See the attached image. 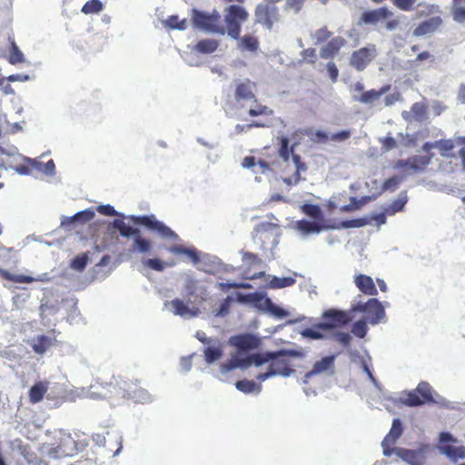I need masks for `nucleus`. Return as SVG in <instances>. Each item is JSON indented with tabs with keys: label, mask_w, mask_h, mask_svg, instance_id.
Here are the masks:
<instances>
[{
	"label": "nucleus",
	"mask_w": 465,
	"mask_h": 465,
	"mask_svg": "<svg viewBox=\"0 0 465 465\" xmlns=\"http://www.w3.org/2000/svg\"><path fill=\"white\" fill-rule=\"evenodd\" d=\"M92 393L101 400L131 399L134 402L146 403L151 401V395L137 381L113 377L105 384L92 387Z\"/></svg>",
	"instance_id": "1"
},
{
	"label": "nucleus",
	"mask_w": 465,
	"mask_h": 465,
	"mask_svg": "<svg viewBox=\"0 0 465 465\" xmlns=\"http://www.w3.org/2000/svg\"><path fill=\"white\" fill-rule=\"evenodd\" d=\"M113 222L103 221L108 230L113 232H140L134 226H143L145 229L153 232H174L163 223L157 220L153 214L151 215H125L122 213L115 215Z\"/></svg>",
	"instance_id": "2"
},
{
	"label": "nucleus",
	"mask_w": 465,
	"mask_h": 465,
	"mask_svg": "<svg viewBox=\"0 0 465 465\" xmlns=\"http://www.w3.org/2000/svg\"><path fill=\"white\" fill-rule=\"evenodd\" d=\"M272 353L274 357L273 359L270 360V365L267 371L260 373L256 377L259 381H264L275 375H280L282 377L291 376L295 371L292 368L289 358L302 356V352L296 350L283 349L272 351Z\"/></svg>",
	"instance_id": "3"
},
{
	"label": "nucleus",
	"mask_w": 465,
	"mask_h": 465,
	"mask_svg": "<svg viewBox=\"0 0 465 465\" xmlns=\"http://www.w3.org/2000/svg\"><path fill=\"white\" fill-rule=\"evenodd\" d=\"M192 20L196 28L205 33L221 35H224L226 33V28L222 22V16L215 9L212 13L193 9Z\"/></svg>",
	"instance_id": "4"
},
{
	"label": "nucleus",
	"mask_w": 465,
	"mask_h": 465,
	"mask_svg": "<svg viewBox=\"0 0 465 465\" xmlns=\"http://www.w3.org/2000/svg\"><path fill=\"white\" fill-rule=\"evenodd\" d=\"M434 391L427 381H420L415 390L408 391L401 398V402L408 407H418L434 403Z\"/></svg>",
	"instance_id": "5"
},
{
	"label": "nucleus",
	"mask_w": 465,
	"mask_h": 465,
	"mask_svg": "<svg viewBox=\"0 0 465 465\" xmlns=\"http://www.w3.org/2000/svg\"><path fill=\"white\" fill-rule=\"evenodd\" d=\"M225 12L226 32L232 39H239L241 24L247 20L248 13L243 7L236 5H230L225 9Z\"/></svg>",
	"instance_id": "6"
},
{
	"label": "nucleus",
	"mask_w": 465,
	"mask_h": 465,
	"mask_svg": "<svg viewBox=\"0 0 465 465\" xmlns=\"http://www.w3.org/2000/svg\"><path fill=\"white\" fill-rule=\"evenodd\" d=\"M351 311L364 313L366 320L371 324H377L385 316L381 302L375 298H371L366 302H358L352 306Z\"/></svg>",
	"instance_id": "7"
},
{
	"label": "nucleus",
	"mask_w": 465,
	"mask_h": 465,
	"mask_svg": "<svg viewBox=\"0 0 465 465\" xmlns=\"http://www.w3.org/2000/svg\"><path fill=\"white\" fill-rule=\"evenodd\" d=\"M229 344L234 347L239 353H242L259 348L261 340L252 333H241L230 337Z\"/></svg>",
	"instance_id": "8"
},
{
	"label": "nucleus",
	"mask_w": 465,
	"mask_h": 465,
	"mask_svg": "<svg viewBox=\"0 0 465 465\" xmlns=\"http://www.w3.org/2000/svg\"><path fill=\"white\" fill-rule=\"evenodd\" d=\"M95 215L94 208H87L84 211L77 212L72 216H62L61 228L72 231L77 229L79 226L90 222Z\"/></svg>",
	"instance_id": "9"
},
{
	"label": "nucleus",
	"mask_w": 465,
	"mask_h": 465,
	"mask_svg": "<svg viewBox=\"0 0 465 465\" xmlns=\"http://www.w3.org/2000/svg\"><path fill=\"white\" fill-rule=\"evenodd\" d=\"M322 318L324 322H320L319 327L322 328L323 331H329L345 325L351 321L347 312L338 310H328L324 312Z\"/></svg>",
	"instance_id": "10"
},
{
	"label": "nucleus",
	"mask_w": 465,
	"mask_h": 465,
	"mask_svg": "<svg viewBox=\"0 0 465 465\" xmlns=\"http://www.w3.org/2000/svg\"><path fill=\"white\" fill-rule=\"evenodd\" d=\"M376 55L377 51L375 45L362 47L352 53L351 56V65L358 71H362Z\"/></svg>",
	"instance_id": "11"
},
{
	"label": "nucleus",
	"mask_w": 465,
	"mask_h": 465,
	"mask_svg": "<svg viewBox=\"0 0 465 465\" xmlns=\"http://www.w3.org/2000/svg\"><path fill=\"white\" fill-rule=\"evenodd\" d=\"M403 431L401 422L399 419H394L389 433L385 436L381 442L383 455L390 457L393 454L392 446L396 440L401 436Z\"/></svg>",
	"instance_id": "12"
},
{
	"label": "nucleus",
	"mask_w": 465,
	"mask_h": 465,
	"mask_svg": "<svg viewBox=\"0 0 465 465\" xmlns=\"http://www.w3.org/2000/svg\"><path fill=\"white\" fill-rule=\"evenodd\" d=\"M235 93L234 96L238 103L253 101L257 104V99L254 94L255 84L249 79L243 81H235Z\"/></svg>",
	"instance_id": "13"
},
{
	"label": "nucleus",
	"mask_w": 465,
	"mask_h": 465,
	"mask_svg": "<svg viewBox=\"0 0 465 465\" xmlns=\"http://www.w3.org/2000/svg\"><path fill=\"white\" fill-rule=\"evenodd\" d=\"M393 15V13L386 6L374 10H368L361 14L359 19V25H375L378 22L387 20Z\"/></svg>",
	"instance_id": "14"
},
{
	"label": "nucleus",
	"mask_w": 465,
	"mask_h": 465,
	"mask_svg": "<svg viewBox=\"0 0 465 465\" xmlns=\"http://www.w3.org/2000/svg\"><path fill=\"white\" fill-rule=\"evenodd\" d=\"M391 84H385L379 90L371 89L362 92L359 96L354 95L353 99L363 104L374 105L381 97L391 90Z\"/></svg>",
	"instance_id": "15"
},
{
	"label": "nucleus",
	"mask_w": 465,
	"mask_h": 465,
	"mask_svg": "<svg viewBox=\"0 0 465 465\" xmlns=\"http://www.w3.org/2000/svg\"><path fill=\"white\" fill-rule=\"evenodd\" d=\"M393 453L411 465H422L424 463L425 458L420 450L394 448Z\"/></svg>",
	"instance_id": "16"
},
{
	"label": "nucleus",
	"mask_w": 465,
	"mask_h": 465,
	"mask_svg": "<svg viewBox=\"0 0 465 465\" xmlns=\"http://www.w3.org/2000/svg\"><path fill=\"white\" fill-rule=\"evenodd\" d=\"M401 117L408 123H421L427 119L426 106L422 103H415L410 111H403L401 113Z\"/></svg>",
	"instance_id": "17"
},
{
	"label": "nucleus",
	"mask_w": 465,
	"mask_h": 465,
	"mask_svg": "<svg viewBox=\"0 0 465 465\" xmlns=\"http://www.w3.org/2000/svg\"><path fill=\"white\" fill-rule=\"evenodd\" d=\"M167 250L173 254L186 256L193 264H197L200 262L199 252L192 245L173 244L169 246Z\"/></svg>",
	"instance_id": "18"
},
{
	"label": "nucleus",
	"mask_w": 465,
	"mask_h": 465,
	"mask_svg": "<svg viewBox=\"0 0 465 465\" xmlns=\"http://www.w3.org/2000/svg\"><path fill=\"white\" fill-rule=\"evenodd\" d=\"M442 24L440 16L430 17L420 23L413 31L415 36H424L434 33Z\"/></svg>",
	"instance_id": "19"
},
{
	"label": "nucleus",
	"mask_w": 465,
	"mask_h": 465,
	"mask_svg": "<svg viewBox=\"0 0 465 465\" xmlns=\"http://www.w3.org/2000/svg\"><path fill=\"white\" fill-rule=\"evenodd\" d=\"M356 287L365 295L374 296L378 294L375 283L371 276L366 274H358L354 277Z\"/></svg>",
	"instance_id": "20"
},
{
	"label": "nucleus",
	"mask_w": 465,
	"mask_h": 465,
	"mask_svg": "<svg viewBox=\"0 0 465 465\" xmlns=\"http://www.w3.org/2000/svg\"><path fill=\"white\" fill-rule=\"evenodd\" d=\"M344 45L345 40L342 37H334L321 49L320 55L323 59H331Z\"/></svg>",
	"instance_id": "21"
},
{
	"label": "nucleus",
	"mask_w": 465,
	"mask_h": 465,
	"mask_svg": "<svg viewBox=\"0 0 465 465\" xmlns=\"http://www.w3.org/2000/svg\"><path fill=\"white\" fill-rule=\"evenodd\" d=\"M49 382L47 381H41L35 382L28 392L29 401L33 404L40 402L48 391Z\"/></svg>",
	"instance_id": "22"
},
{
	"label": "nucleus",
	"mask_w": 465,
	"mask_h": 465,
	"mask_svg": "<svg viewBox=\"0 0 465 465\" xmlns=\"http://www.w3.org/2000/svg\"><path fill=\"white\" fill-rule=\"evenodd\" d=\"M23 160L29 163L33 168L44 173L48 176L54 175L55 173V164L53 160H49L47 163H44L42 162L37 161L36 159L29 158L26 156L23 157Z\"/></svg>",
	"instance_id": "23"
},
{
	"label": "nucleus",
	"mask_w": 465,
	"mask_h": 465,
	"mask_svg": "<svg viewBox=\"0 0 465 465\" xmlns=\"http://www.w3.org/2000/svg\"><path fill=\"white\" fill-rule=\"evenodd\" d=\"M441 452L445 454L452 461L465 458V447L454 446L450 444H443L440 447Z\"/></svg>",
	"instance_id": "24"
},
{
	"label": "nucleus",
	"mask_w": 465,
	"mask_h": 465,
	"mask_svg": "<svg viewBox=\"0 0 465 465\" xmlns=\"http://www.w3.org/2000/svg\"><path fill=\"white\" fill-rule=\"evenodd\" d=\"M54 344V339L46 335H39L34 339L32 348L37 354H44Z\"/></svg>",
	"instance_id": "25"
},
{
	"label": "nucleus",
	"mask_w": 465,
	"mask_h": 465,
	"mask_svg": "<svg viewBox=\"0 0 465 465\" xmlns=\"http://www.w3.org/2000/svg\"><path fill=\"white\" fill-rule=\"evenodd\" d=\"M408 197L405 192H401L398 198L392 201L391 203L387 204L385 208V213L388 215H393L398 212L403 210L405 204L407 203Z\"/></svg>",
	"instance_id": "26"
},
{
	"label": "nucleus",
	"mask_w": 465,
	"mask_h": 465,
	"mask_svg": "<svg viewBox=\"0 0 465 465\" xmlns=\"http://www.w3.org/2000/svg\"><path fill=\"white\" fill-rule=\"evenodd\" d=\"M170 304L173 308V312L175 315L182 317L195 316L196 312H193L182 300L174 299L170 302H166L165 306Z\"/></svg>",
	"instance_id": "27"
},
{
	"label": "nucleus",
	"mask_w": 465,
	"mask_h": 465,
	"mask_svg": "<svg viewBox=\"0 0 465 465\" xmlns=\"http://www.w3.org/2000/svg\"><path fill=\"white\" fill-rule=\"evenodd\" d=\"M334 356H327L316 361L312 370L306 374L307 377L328 371L333 366Z\"/></svg>",
	"instance_id": "28"
},
{
	"label": "nucleus",
	"mask_w": 465,
	"mask_h": 465,
	"mask_svg": "<svg viewBox=\"0 0 465 465\" xmlns=\"http://www.w3.org/2000/svg\"><path fill=\"white\" fill-rule=\"evenodd\" d=\"M218 45L219 43L215 39H203L196 44L193 50L201 54H212L217 49Z\"/></svg>",
	"instance_id": "29"
},
{
	"label": "nucleus",
	"mask_w": 465,
	"mask_h": 465,
	"mask_svg": "<svg viewBox=\"0 0 465 465\" xmlns=\"http://www.w3.org/2000/svg\"><path fill=\"white\" fill-rule=\"evenodd\" d=\"M430 163V158L424 155H415L410 158V169L413 172H422Z\"/></svg>",
	"instance_id": "30"
},
{
	"label": "nucleus",
	"mask_w": 465,
	"mask_h": 465,
	"mask_svg": "<svg viewBox=\"0 0 465 465\" xmlns=\"http://www.w3.org/2000/svg\"><path fill=\"white\" fill-rule=\"evenodd\" d=\"M235 387L237 388V390L243 393H251L253 391L260 392L262 390L261 385L246 379L238 381L235 383Z\"/></svg>",
	"instance_id": "31"
},
{
	"label": "nucleus",
	"mask_w": 465,
	"mask_h": 465,
	"mask_svg": "<svg viewBox=\"0 0 465 465\" xmlns=\"http://www.w3.org/2000/svg\"><path fill=\"white\" fill-rule=\"evenodd\" d=\"M204 359L207 363H213L223 356V349L221 345L209 346L204 349Z\"/></svg>",
	"instance_id": "32"
},
{
	"label": "nucleus",
	"mask_w": 465,
	"mask_h": 465,
	"mask_svg": "<svg viewBox=\"0 0 465 465\" xmlns=\"http://www.w3.org/2000/svg\"><path fill=\"white\" fill-rule=\"evenodd\" d=\"M10 39L11 48L8 61L11 64H16L18 63H23L25 61V55L23 52L19 49L14 39Z\"/></svg>",
	"instance_id": "33"
},
{
	"label": "nucleus",
	"mask_w": 465,
	"mask_h": 465,
	"mask_svg": "<svg viewBox=\"0 0 465 465\" xmlns=\"http://www.w3.org/2000/svg\"><path fill=\"white\" fill-rule=\"evenodd\" d=\"M0 277L17 283H31L35 281V279L31 276L24 274L13 275L2 268H0Z\"/></svg>",
	"instance_id": "34"
},
{
	"label": "nucleus",
	"mask_w": 465,
	"mask_h": 465,
	"mask_svg": "<svg viewBox=\"0 0 465 465\" xmlns=\"http://www.w3.org/2000/svg\"><path fill=\"white\" fill-rule=\"evenodd\" d=\"M255 19L256 22L264 25L267 29H272V25L268 17L267 12L263 6V4H259L255 9Z\"/></svg>",
	"instance_id": "35"
},
{
	"label": "nucleus",
	"mask_w": 465,
	"mask_h": 465,
	"mask_svg": "<svg viewBox=\"0 0 465 465\" xmlns=\"http://www.w3.org/2000/svg\"><path fill=\"white\" fill-rule=\"evenodd\" d=\"M104 9V5L100 0H89L82 7V13L85 15L98 14Z\"/></svg>",
	"instance_id": "36"
},
{
	"label": "nucleus",
	"mask_w": 465,
	"mask_h": 465,
	"mask_svg": "<svg viewBox=\"0 0 465 465\" xmlns=\"http://www.w3.org/2000/svg\"><path fill=\"white\" fill-rule=\"evenodd\" d=\"M88 254L86 252L75 256L70 262V267L77 272H83L88 262Z\"/></svg>",
	"instance_id": "37"
},
{
	"label": "nucleus",
	"mask_w": 465,
	"mask_h": 465,
	"mask_svg": "<svg viewBox=\"0 0 465 465\" xmlns=\"http://www.w3.org/2000/svg\"><path fill=\"white\" fill-rule=\"evenodd\" d=\"M266 309L275 317L282 319L288 315V312L282 308L274 304L270 298L264 299Z\"/></svg>",
	"instance_id": "38"
},
{
	"label": "nucleus",
	"mask_w": 465,
	"mask_h": 465,
	"mask_svg": "<svg viewBox=\"0 0 465 465\" xmlns=\"http://www.w3.org/2000/svg\"><path fill=\"white\" fill-rule=\"evenodd\" d=\"M295 283V279L292 277H273L270 282V286L273 289H282L292 286Z\"/></svg>",
	"instance_id": "39"
},
{
	"label": "nucleus",
	"mask_w": 465,
	"mask_h": 465,
	"mask_svg": "<svg viewBox=\"0 0 465 465\" xmlns=\"http://www.w3.org/2000/svg\"><path fill=\"white\" fill-rule=\"evenodd\" d=\"M272 351H266L263 353H254L250 355L251 364L255 366H261L264 363L270 362L271 359H273Z\"/></svg>",
	"instance_id": "40"
},
{
	"label": "nucleus",
	"mask_w": 465,
	"mask_h": 465,
	"mask_svg": "<svg viewBox=\"0 0 465 465\" xmlns=\"http://www.w3.org/2000/svg\"><path fill=\"white\" fill-rule=\"evenodd\" d=\"M322 331H323V330H322V328L319 327V323H318V324L314 325L313 327L306 328V329L302 330L301 334L305 338H309L312 340H320L324 337Z\"/></svg>",
	"instance_id": "41"
},
{
	"label": "nucleus",
	"mask_w": 465,
	"mask_h": 465,
	"mask_svg": "<svg viewBox=\"0 0 465 465\" xmlns=\"http://www.w3.org/2000/svg\"><path fill=\"white\" fill-rule=\"evenodd\" d=\"M373 197L371 196H363L360 200H358L356 197H351V203L348 205H344L341 209L343 211H351L356 210L366 204L368 202H370Z\"/></svg>",
	"instance_id": "42"
},
{
	"label": "nucleus",
	"mask_w": 465,
	"mask_h": 465,
	"mask_svg": "<svg viewBox=\"0 0 465 465\" xmlns=\"http://www.w3.org/2000/svg\"><path fill=\"white\" fill-rule=\"evenodd\" d=\"M241 46L248 51L254 52L258 48V41L255 37L246 35L240 41Z\"/></svg>",
	"instance_id": "43"
},
{
	"label": "nucleus",
	"mask_w": 465,
	"mask_h": 465,
	"mask_svg": "<svg viewBox=\"0 0 465 465\" xmlns=\"http://www.w3.org/2000/svg\"><path fill=\"white\" fill-rule=\"evenodd\" d=\"M302 211L305 214L315 220H320L322 217V211L321 207L316 204H304Z\"/></svg>",
	"instance_id": "44"
},
{
	"label": "nucleus",
	"mask_w": 465,
	"mask_h": 465,
	"mask_svg": "<svg viewBox=\"0 0 465 465\" xmlns=\"http://www.w3.org/2000/svg\"><path fill=\"white\" fill-rule=\"evenodd\" d=\"M451 12L453 15V20L457 23H464L465 22V5H455L452 3Z\"/></svg>",
	"instance_id": "45"
},
{
	"label": "nucleus",
	"mask_w": 465,
	"mask_h": 465,
	"mask_svg": "<svg viewBox=\"0 0 465 465\" xmlns=\"http://www.w3.org/2000/svg\"><path fill=\"white\" fill-rule=\"evenodd\" d=\"M290 140L286 136H282L280 139V156L287 161L290 157V153H292V150H289Z\"/></svg>",
	"instance_id": "46"
},
{
	"label": "nucleus",
	"mask_w": 465,
	"mask_h": 465,
	"mask_svg": "<svg viewBox=\"0 0 465 465\" xmlns=\"http://www.w3.org/2000/svg\"><path fill=\"white\" fill-rule=\"evenodd\" d=\"M263 6L267 12L272 25H273L274 23L280 20V14L278 8L273 5H263Z\"/></svg>",
	"instance_id": "47"
},
{
	"label": "nucleus",
	"mask_w": 465,
	"mask_h": 465,
	"mask_svg": "<svg viewBox=\"0 0 465 465\" xmlns=\"http://www.w3.org/2000/svg\"><path fill=\"white\" fill-rule=\"evenodd\" d=\"M352 332L359 338L365 337L367 333V325L365 321H358L353 324Z\"/></svg>",
	"instance_id": "48"
},
{
	"label": "nucleus",
	"mask_w": 465,
	"mask_h": 465,
	"mask_svg": "<svg viewBox=\"0 0 465 465\" xmlns=\"http://www.w3.org/2000/svg\"><path fill=\"white\" fill-rule=\"evenodd\" d=\"M96 211L104 215V216H115L119 214V212H117L114 207L109 203L107 204H101L96 207Z\"/></svg>",
	"instance_id": "49"
},
{
	"label": "nucleus",
	"mask_w": 465,
	"mask_h": 465,
	"mask_svg": "<svg viewBox=\"0 0 465 465\" xmlns=\"http://www.w3.org/2000/svg\"><path fill=\"white\" fill-rule=\"evenodd\" d=\"M416 1L417 0H391L395 6L405 12L411 11Z\"/></svg>",
	"instance_id": "50"
},
{
	"label": "nucleus",
	"mask_w": 465,
	"mask_h": 465,
	"mask_svg": "<svg viewBox=\"0 0 465 465\" xmlns=\"http://www.w3.org/2000/svg\"><path fill=\"white\" fill-rule=\"evenodd\" d=\"M260 299H262V297L256 292L249 294H242L239 292L236 294V301L239 302H255Z\"/></svg>",
	"instance_id": "51"
},
{
	"label": "nucleus",
	"mask_w": 465,
	"mask_h": 465,
	"mask_svg": "<svg viewBox=\"0 0 465 465\" xmlns=\"http://www.w3.org/2000/svg\"><path fill=\"white\" fill-rule=\"evenodd\" d=\"M251 285L247 283H238V282H219L218 287L223 292H228L231 289H241V288H249Z\"/></svg>",
	"instance_id": "52"
},
{
	"label": "nucleus",
	"mask_w": 465,
	"mask_h": 465,
	"mask_svg": "<svg viewBox=\"0 0 465 465\" xmlns=\"http://www.w3.org/2000/svg\"><path fill=\"white\" fill-rule=\"evenodd\" d=\"M436 148L442 152L450 151L454 148V142L451 140H439L434 142Z\"/></svg>",
	"instance_id": "53"
},
{
	"label": "nucleus",
	"mask_w": 465,
	"mask_h": 465,
	"mask_svg": "<svg viewBox=\"0 0 465 465\" xmlns=\"http://www.w3.org/2000/svg\"><path fill=\"white\" fill-rule=\"evenodd\" d=\"M401 179L397 177V176H393L388 180H386L384 183H383V185H382V189L385 191V190H395L401 183Z\"/></svg>",
	"instance_id": "54"
},
{
	"label": "nucleus",
	"mask_w": 465,
	"mask_h": 465,
	"mask_svg": "<svg viewBox=\"0 0 465 465\" xmlns=\"http://www.w3.org/2000/svg\"><path fill=\"white\" fill-rule=\"evenodd\" d=\"M145 264L154 270V271H157V272H162L163 271L164 267H165V263L163 262H162L161 260L159 259H148L146 262H145Z\"/></svg>",
	"instance_id": "55"
},
{
	"label": "nucleus",
	"mask_w": 465,
	"mask_h": 465,
	"mask_svg": "<svg viewBox=\"0 0 465 465\" xmlns=\"http://www.w3.org/2000/svg\"><path fill=\"white\" fill-rule=\"evenodd\" d=\"M196 289V281L193 279H188L184 285V297L190 298L194 295Z\"/></svg>",
	"instance_id": "56"
},
{
	"label": "nucleus",
	"mask_w": 465,
	"mask_h": 465,
	"mask_svg": "<svg viewBox=\"0 0 465 465\" xmlns=\"http://www.w3.org/2000/svg\"><path fill=\"white\" fill-rule=\"evenodd\" d=\"M351 135L350 130H342L331 135V140L333 142H343L348 140Z\"/></svg>",
	"instance_id": "57"
},
{
	"label": "nucleus",
	"mask_w": 465,
	"mask_h": 465,
	"mask_svg": "<svg viewBox=\"0 0 465 465\" xmlns=\"http://www.w3.org/2000/svg\"><path fill=\"white\" fill-rule=\"evenodd\" d=\"M272 111L268 109L265 105L257 104L256 108H251L248 111L249 115L255 117L262 114H271Z\"/></svg>",
	"instance_id": "58"
},
{
	"label": "nucleus",
	"mask_w": 465,
	"mask_h": 465,
	"mask_svg": "<svg viewBox=\"0 0 465 465\" xmlns=\"http://www.w3.org/2000/svg\"><path fill=\"white\" fill-rule=\"evenodd\" d=\"M330 36L331 33L327 30L326 27L318 29L313 35V37L316 39V44L325 41Z\"/></svg>",
	"instance_id": "59"
},
{
	"label": "nucleus",
	"mask_w": 465,
	"mask_h": 465,
	"mask_svg": "<svg viewBox=\"0 0 465 465\" xmlns=\"http://www.w3.org/2000/svg\"><path fill=\"white\" fill-rule=\"evenodd\" d=\"M326 69L329 74V76L332 83H335L337 81L338 75H339V70L336 66V64L333 62H329L326 64Z\"/></svg>",
	"instance_id": "60"
},
{
	"label": "nucleus",
	"mask_w": 465,
	"mask_h": 465,
	"mask_svg": "<svg viewBox=\"0 0 465 465\" xmlns=\"http://www.w3.org/2000/svg\"><path fill=\"white\" fill-rule=\"evenodd\" d=\"M123 235L130 236L131 234H123ZM137 235H138V237L136 238L135 242L138 246L139 251L142 252H148L150 249V242L147 240L141 238L140 237L141 234H137Z\"/></svg>",
	"instance_id": "61"
},
{
	"label": "nucleus",
	"mask_w": 465,
	"mask_h": 465,
	"mask_svg": "<svg viewBox=\"0 0 465 465\" xmlns=\"http://www.w3.org/2000/svg\"><path fill=\"white\" fill-rule=\"evenodd\" d=\"M302 6V0H286V10H294L295 13H298L301 10Z\"/></svg>",
	"instance_id": "62"
},
{
	"label": "nucleus",
	"mask_w": 465,
	"mask_h": 465,
	"mask_svg": "<svg viewBox=\"0 0 465 465\" xmlns=\"http://www.w3.org/2000/svg\"><path fill=\"white\" fill-rule=\"evenodd\" d=\"M236 368H239L238 358H232L229 361L222 365V371L223 372L231 371Z\"/></svg>",
	"instance_id": "63"
},
{
	"label": "nucleus",
	"mask_w": 465,
	"mask_h": 465,
	"mask_svg": "<svg viewBox=\"0 0 465 465\" xmlns=\"http://www.w3.org/2000/svg\"><path fill=\"white\" fill-rule=\"evenodd\" d=\"M311 139L314 143H324L328 140V134L324 131L317 130L314 133V138H311Z\"/></svg>",
	"instance_id": "64"
}]
</instances>
